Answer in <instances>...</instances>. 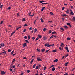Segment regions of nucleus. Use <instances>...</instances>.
Listing matches in <instances>:
<instances>
[{
  "label": "nucleus",
  "mask_w": 75,
  "mask_h": 75,
  "mask_svg": "<svg viewBox=\"0 0 75 75\" xmlns=\"http://www.w3.org/2000/svg\"><path fill=\"white\" fill-rule=\"evenodd\" d=\"M54 45V44H53V45H50L49 43H46L45 44V46L47 47H51V46H52L53 47Z\"/></svg>",
  "instance_id": "nucleus-1"
},
{
  "label": "nucleus",
  "mask_w": 75,
  "mask_h": 75,
  "mask_svg": "<svg viewBox=\"0 0 75 75\" xmlns=\"http://www.w3.org/2000/svg\"><path fill=\"white\" fill-rule=\"evenodd\" d=\"M44 0H42V1H40V3H42V5H47L48 2H44Z\"/></svg>",
  "instance_id": "nucleus-2"
},
{
  "label": "nucleus",
  "mask_w": 75,
  "mask_h": 75,
  "mask_svg": "<svg viewBox=\"0 0 75 75\" xmlns=\"http://www.w3.org/2000/svg\"><path fill=\"white\" fill-rule=\"evenodd\" d=\"M70 14H71V15H74V13H73V12H72V10H71V9H70Z\"/></svg>",
  "instance_id": "nucleus-3"
},
{
  "label": "nucleus",
  "mask_w": 75,
  "mask_h": 75,
  "mask_svg": "<svg viewBox=\"0 0 75 75\" xmlns=\"http://www.w3.org/2000/svg\"><path fill=\"white\" fill-rule=\"evenodd\" d=\"M66 47H65V49H66V50L67 51V52H69V50L68 49V47H67V45H66Z\"/></svg>",
  "instance_id": "nucleus-4"
},
{
  "label": "nucleus",
  "mask_w": 75,
  "mask_h": 75,
  "mask_svg": "<svg viewBox=\"0 0 75 75\" xmlns=\"http://www.w3.org/2000/svg\"><path fill=\"white\" fill-rule=\"evenodd\" d=\"M67 25H69V26L70 28L72 26L71 25L70 23H67Z\"/></svg>",
  "instance_id": "nucleus-5"
},
{
  "label": "nucleus",
  "mask_w": 75,
  "mask_h": 75,
  "mask_svg": "<svg viewBox=\"0 0 75 75\" xmlns=\"http://www.w3.org/2000/svg\"><path fill=\"white\" fill-rule=\"evenodd\" d=\"M37 59L38 61H41V62H42V59H41L39 58V57H37Z\"/></svg>",
  "instance_id": "nucleus-6"
},
{
  "label": "nucleus",
  "mask_w": 75,
  "mask_h": 75,
  "mask_svg": "<svg viewBox=\"0 0 75 75\" xmlns=\"http://www.w3.org/2000/svg\"><path fill=\"white\" fill-rule=\"evenodd\" d=\"M1 74L2 75H4V74H5V72H4V71H2Z\"/></svg>",
  "instance_id": "nucleus-7"
},
{
  "label": "nucleus",
  "mask_w": 75,
  "mask_h": 75,
  "mask_svg": "<svg viewBox=\"0 0 75 75\" xmlns=\"http://www.w3.org/2000/svg\"><path fill=\"white\" fill-rule=\"evenodd\" d=\"M55 69V67H52V70L53 71H54Z\"/></svg>",
  "instance_id": "nucleus-8"
},
{
  "label": "nucleus",
  "mask_w": 75,
  "mask_h": 75,
  "mask_svg": "<svg viewBox=\"0 0 75 75\" xmlns=\"http://www.w3.org/2000/svg\"><path fill=\"white\" fill-rule=\"evenodd\" d=\"M4 53V54H6V51L5 50H4V52H2V53Z\"/></svg>",
  "instance_id": "nucleus-9"
},
{
  "label": "nucleus",
  "mask_w": 75,
  "mask_h": 75,
  "mask_svg": "<svg viewBox=\"0 0 75 75\" xmlns=\"http://www.w3.org/2000/svg\"><path fill=\"white\" fill-rule=\"evenodd\" d=\"M0 45L1 46H2V47H4V43H1Z\"/></svg>",
  "instance_id": "nucleus-10"
},
{
  "label": "nucleus",
  "mask_w": 75,
  "mask_h": 75,
  "mask_svg": "<svg viewBox=\"0 0 75 75\" xmlns=\"http://www.w3.org/2000/svg\"><path fill=\"white\" fill-rule=\"evenodd\" d=\"M69 62H66V63H65V66H67L68 64H69Z\"/></svg>",
  "instance_id": "nucleus-11"
},
{
  "label": "nucleus",
  "mask_w": 75,
  "mask_h": 75,
  "mask_svg": "<svg viewBox=\"0 0 75 75\" xmlns=\"http://www.w3.org/2000/svg\"><path fill=\"white\" fill-rule=\"evenodd\" d=\"M27 43H24V44L23 45V47H25L26 46H27Z\"/></svg>",
  "instance_id": "nucleus-12"
},
{
  "label": "nucleus",
  "mask_w": 75,
  "mask_h": 75,
  "mask_svg": "<svg viewBox=\"0 0 75 75\" xmlns=\"http://www.w3.org/2000/svg\"><path fill=\"white\" fill-rule=\"evenodd\" d=\"M37 29L36 28H35L34 30V33H35V32L37 31Z\"/></svg>",
  "instance_id": "nucleus-13"
},
{
  "label": "nucleus",
  "mask_w": 75,
  "mask_h": 75,
  "mask_svg": "<svg viewBox=\"0 0 75 75\" xmlns=\"http://www.w3.org/2000/svg\"><path fill=\"white\" fill-rule=\"evenodd\" d=\"M15 32H16L15 31H13V32H12V33H11V36H12V35H13V34H14V33Z\"/></svg>",
  "instance_id": "nucleus-14"
},
{
  "label": "nucleus",
  "mask_w": 75,
  "mask_h": 75,
  "mask_svg": "<svg viewBox=\"0 0 75 75\" xmlns=\"http://www.w3.org/2000/svg\"><path fill=\"white\" fill-rule=\"evenodd\" d=\"M22 22L25 21V18H23L22 19Z\"/></svg>",
  "instance_id": "nucleus-15"
},
{
  "label": "nucleus",
  "mask_w": 75,
  "mask_h": 75,
  "mask_svg": "<svg viewBox=\"0 0 75 75\" xmlns=\"http://www.w3.org/2000/svg\"><path fill=\"white\" fill-rule=\"evenodd\" d=\"M45 50H46V49H42V50L41 51L42 52H44V51H45Z\"/></svg>",
  "instance_id": "nucleus-16"
},
{
  "label": "nucleus",
  "mask_w": 75,
  "mask_h": 75,
  "mask_svg": "<svg viewBox=\"0 0 75 75\" xmlns=\"http://www.w3.org/2000/svg\"><path fill=\"white\" fill-rule=\"evenodd\" d=\"M60 29L61 30H62V31H64V28H63L62 27L60 28Z\"/></svg>",
  "instance_id": "nucleus-17"
},
{
  "label": "nucleus",
  "mask_w": 75,
  "mask_h": 75,
  "mask_svg": "<svg viewBox=\"0 0 75 75\" xmlns=\"http://www.w3.org/2000/svg\"><path fill=\"white\" fill-rule=\"evenodd\" d=\"M64 27L66 29L68 28V26H67V25H64Z\"/></svg>",
  "instance_id": "nucleus-18"
},
{
  "label": "nucleus",
  "mask_w": 75,
  "mask_h": 75,
  "mask_svg": "<svg viewBox=\"0 0 75 75\" xmlns=\"http://www.w3.org/2000/svg\"><path fill=\"white\" fill-rule=\"evenodd\" d=\"M25 41L27 43H29V42L28 41V40H27V39H25Z\"/></svg>",
  "instance_id": "nucleus-19"
},
{
  "label": "nucleus",
  "mask_w": 75,
  "mask_h": 75,
  "mask_svg": "<svg viewBox=\"0 0 75 75\" xmlns=\"http://www.w3.org/2000/svg\"><path fill=\"white\" fill-rule=\"evenodd\" d=\"M69 11H69V10H67V11H66V13H69Z\"/></svg>",
  "instance_id": "nucleus-20"
},
{
  "label": "nucleus",
  "mask_w": 75,
  "mask_h": 75,
  "mask_svg": "<svg viewBox=\"0 0 75 75\" xmlns=\"http://www.w3.org/2000/svg\"><path fill=\"white\" fill-rule=\"evenodd\" d=\"M3 6V5H1H1H0V8H1V9H2Z\"/></svg>",
  "instance_id": "nucleus-21"
},
{
  "label": "nucleus",
  "mask_w": 75,
  "mask_h": 75,
  "mask_svg": "<svg viewBox=\"0 0 75 75\" xmlns=\"http://www.w3.org/2000/svg\"><path fill=\"white\" fill-rule=\"evenodd\" d=\"M54 33H57V32H55V31H53V32H52V34H54Z\"/></svg>",
  "instance_id": "nucleus-22"
},
{
  "label": "nucleus",
  "mask_w": 75,
  "mask_h": 75,
  "mask_svg": "<svg viewBox=\"0 0 75 75\" xmlns=\"http://www.w3.org/2000/svg\"><path fill=\"white\" fill-rule=\"evenodd\" d=\"M34 59H32L31 60V61L30 62L31 64H32L33 63V62Z\"/></svg>",
  "instance_id": "nucleus-23"
},
{
  "label": "nucleus",
  "mask_w": 75,
  "mask_h": 75,
  "mask_svg": "<svg viewBox=\"0 0 75 75\" xmlns=\"http://www.w3.org/2000/svg\"><path fill=\"white\" fill-rule=\"evenodd\" d=\"M21 28V26H20V27H18V28H16L17 30H18L19 28Z\"/></svg>",
  "instance_id": "nucleus-24"
},
{
  "label": "nucleus",
  "mask_w": 75,
  "mask_h": 75,
  "mask_svg": "<svg viewBox=\"0 0 75 75\" xmlns=\"http://www.w3.org/2000/svg\"><path fill=\"white\" fill-rule=\"evenodd\" d=\"M57 61H58V59H55V60H54V62H57Z\"/></svg>",
  "instance_id": "nucleus-25"
},
{
  "label": "nucleus",
  "mask_w": 75,
  "mask_h": 75,
  "mask_svg": "<svg viewBox=\"0 0 75 75\" xmlns=\"http://www.w3.org/2000/svg\"><path fill=\"white\" fill-rule=\"evenodd\" d=\"M40 20H41V22H44V21L42 18L40 19Z\"/></svg>",
  "instance_id": "nucleus-26"
},
{
  "label": "nucleus",
  "mask_w": 75,
  "mask_h": 75,
  "mask_svg": "<svg viewBox=\"0 0 75 75\" xmlns=\"http://www.w3.org/2000/svg\"><path fill=\"white\" fill-rule=\"evenodd\" d=\"M45 8V7H43L42 8L41 11H44V9Z\"/></svg>",
  "instance_id": "nucleus-27"
},
{
  "label": "nucleus",
  "mask_w": 75,
  "mask_h": 75,
  "mask_svg": "<svg viewBox=\"0 0 75 75\" xmlns=\"http://www.w3.org/2000/svg\"><path fill=\"white\" fill-rule=\"evenodd\" d=\"M64 45V43H63V42H62L61 43V45H60V46H61V47H62L63 45Z\"/></svg>",
  "instance_id": "nucleus-28"
},
{
  "label": "nucleus",
  "mask_w": 75,
  "mask_h": 75,
  "mask_svg": "<svg viewBox=\"0 0 75 75\" xmlns=\"http://www.w3.org/2000/svg\"><path fill=\"white\" fill-rule=\"evenodd\" d=\"M50 13L51 15H54V13H53V12H50Z\"/></svg>",
  "instance_id": "nucleus-29"
},
{
  "label": "nucleus",
  "mask_w": 75,
  "mask_h": 75,
  "mask_svg": "<svg viewBox=\"0 0 75 75\" xmlns=\"http://www.w3.org/2000/svg\"><path fill=\"white\" fill-rule=\"evenodd\" d=\"M38 36H39V38H40V39H41V37H42V36L41 35H38Z\"/></svg>",
  "instance_id": "nucleus-30"
},
{
  "label": "nucleus",
  "mask_w": 75,
  "mask_h": 75,
  "mask_svg": "<svg viewBox=\"0 0 75 75\" xmlns=\"http://www.w3.org/2000/svg\"><path fill=\"white\" fill-rule=\"evenodd\" d=\"M67 40H70L71 38L70 37H67Z\"/></svg>",
  "instance_id": "nucleus-31"
},
{
  "label": "nucleus",
  "mask_w": 75,
  "mask_h": 75,
  "mask_svg": "<svg viewBox=\"0 0 75 75\" xmlns=\"http://www.w3.org/2000/svg\"><path fill=\"white\" fill-rule=\"evenodd\" d=\"M56 51H57V49H55V50H52L53 52H56Z\"/></svg>",
  "instance_id": "nucleus-32"
},
{
  "label": "nucleus",
  "mask_w": 75,
  "mask_h": 75,
  "mask_svg": "<svg viewBox=\"0 0 75 75\" xmlns=\"http://www.w3.org/2000/svg\"><path fill=\"white\" fill-rule=\"evenodd\" d=\"M53 36H54V35H52V36H50V39H52V38L53 37Z\"/></svg>",
  "instance_id": "nucleus-33"
},
{
  "label": "nucleus",
  "mask_w": 75,
  "mask_h": 75,
  "mask_svg": "<svg viewBox=\"0 0 75 75\" xmlns=\"http://www.w3.org/2000/svg\"><path fill=\"white\" fill-rule=\"evenodd\" d=\"M10 9H11V7H8V10H10Z\"/></svg>",
  "instance_id": "nucleus-34"
},
{
  "label": "nucleus",
  "mask_w": 75,
  "mask_h": 75,
  "mask_svg": "<svg viewBox=\"0 0 75 75\" xmlns=\"http://www.w3.org/2000/svg\"><path fill=\"white\" fill-rule=\"evenodd\" d=\"M4 23V22L3 20H2V21H1V23H0V25H2V24H3Z\"/></svg>",
  "instance_id": "nucleus-35"
},
{
  "label": "nucleus",
  "mask_w": 75,
  "mask_h": 75,
  "mask_svg": "<svg viewBox=\"0 0 75 75\" xmlns=\"http://www.w3.org/2000/svg\"><path fill=\"white\" fill-rule=\"evenodd\" d=\"M50 49H49L48 50H46V51L45 52V53H47V52H48V51H49Z\"/></svg>",
  "instance_id": "nucleus-36"
},
{
  "label": "nucleus",
  "mask_w": 75,
  "mask_h": 75,
  "mask_svg": "<svg viewBox=\"0 0 75 75\" xmlns=\"http://www.w3.org/2000/svg\"><path fill=\"white\" fill-rule=\"evenodd\" d=\"M36 69H38L39 66L38 65H37V66H36Z\"/></svg>",
  "instance_id": "nucleus-37"
},
{
  "label": "nucleus",
  "mask_w": 75,
  "mask_h": 75,
  "mask_svg": "<svg viewBox=\"0 0 75 75\" xmlns=\"http://www.w3.org/2000/svg\"><path fill=\"white\" fill-rule=\"evenodd\" d=\"M36 66V64H34V65L33 67V68H35V67Z\"/></svg>",
  "instance_id": "nucleus-38"
},
{
  "label": "nucleus",
  "mask_w": 75,
  "mask_h": 75,
  "mask_svg": "<svg viewBox=\"0 0 75 75\" xmlns=\"http://www.w3.org/2000/svg\"><path fill=\"white\" fill-rule=\"evenodd\" d=\"M32 29H33V28H32V27L29 28V29L30 30H32Z\"/></svg>",
  "instance_id": "nucleus-39"
},
{
  "label": "nucleus",
  "mask_w": 75,
  "mask_h": 75,
  "mask_svg": "<svg viewBox=\"0 0 75 75\" xmlns=\"http://www.w3.org/2000/svg\"><path fill=\"white\" fill-rule=\"evenodd\" d=\"M17 16H20V14L19 13H18L17 14Z\"/></svg>",
  "instance_id": "nucleus-40"
},
{
  "label": "nucleus",
  "mask_w": 75,
  "mask_h": 75,
  "mask_svg": "<svg viewBox=\"0 0 75 75\" xmlns=\"http://www.w3.org/2000/svg\"><path fill=\"white\" fill-rule=\"evenodd\" d=\"M52 33V30H49V33Z\"/></svg>",
  "instance_id": "nucleus-41"
},
{
  "label": "nucleus",
  "mask_w": 75,
  "mask_h": 75,
  "mask_svg": "<svg viewBox=\"0 0 75 75\" xmlns=\"http://www.w3.org/2000/svg\"><path fill=\"white\" fill-rule=\"evenodd\" d=\"M8 52H11V49H8Z\"/></svg>",
  "instance_id": "nucleus-42"
},
{
  "label": "nucleus",
  "mask_w": 75,
  "mask_h": 75,
  "mask_svg": "<svg viewBox=\"0 0 75 75\" xmlns=\"http://www.w3.org/2000/svg\"><path fill=\"white\" fill-rule=\"evenodd\" d=\"M24 39H27V36H24Z\"/></svg>",
  "instance_id": "nucleus-43"
},
{
  "label": "nucleus",
  "mask_w": 75,
  "mask_h": 75,
  "mask_svg": "<svg viewBox=\"0 0 75 75\" xmlns=\"http://www.w3.org/2000/svg\"><path fill=\"white\" fill-rule=\"evenodd\" d=\"M47 38L46 37V36H44V39L45 40Z\"/></svg>",
  "instance_id": "nucleus-44"
},
{
  "label": "nucleus",
  "mask_w": 75,
  "mask_h": 75,
  "mask_svg": "<svg viewBox=\"0 0 75 75\" xmlns=\"http://www.w3.org/2000/svg\"><path fill=\"white\" fill-rule=\"evenodd\" d=\"M73 20L75 21V16H73Z\"/></svg>",
  "instance_id": "nucleus-45"
},
{
  "label": "nucleus",
  "mask_w": 75,
  "mask_h": 75,
  "mask_svg": "<svg viewBox=\"0 0 75 75\" xmlns=\"http://www.w3.org/2000/svg\"><path fill=\"white\" fill-rule=\"evenodd\" d=\"M11 71H12L13 70V69H12V68H10L9 69Z\"/></svg>",
  "instance_id": "nucleus-46"
},
{
  "label": "nucleus",
  "mask_w": 75,
  "mask_h": 75,
  "mask_svg": "<svg viewBox=\"0 0 75 75\" xmlns=\"http://www.w3.org/2000/svg\"><path fill=\"white\" fill-rule=\"evenodd\" d=\"M27 73H30V70H27Z\"/></svg>",
  "instance_id": "nucleus-47"
},
{
  "label": "nucleus",
  "mask_w": 75,
  "mask_h": 75,
  "mask_svg": "<svg viewBox=\"0 0 75 75\" xmlns=\"http://www.w3.org/2000/svg\"><path fill=\"white\" fill-rule=\"evenodd\" d=\"M37 50H38V51L40 52V50H39V49H37Z\"/></svg>",
  "instance_id": "nucleus-48"
},
{
  "label": "nucleus",
  "mask_w": 75,
  "mask_h": 75,
  "mask_svg": "<svg viewBox=\"0 0 75 75\" xmlns=\"http://www.w3.org/2000/svg\"><path fill=\"white\" fill-rule=\"evenodd\" d=\"M30 36H28V39L29 40L30 39Z\"/></svg>",
  "instance_id": "nucleus-49"
},
{
  "label": "nucleus",
  "mask_w": 75,
  "mask_h": 75,
  "mask_svg": "<svg viewBox=\"0 0 75 75\" xmlns=\"http://www.w3.org/2000/svg\"><path fill=\"white\" fill-rule=\"evenodd\" d=\"M31 12H30V13H29V16H31Z\"/></svg>",
  "instance_id": "nucleus-50"
},
{
  "label": "nucleus",
  "mask_w": 75,
  "mask_h": 75,
  "mask_svg": "<svg viewBox=\"0 0 75 75\" xmlns=\"http://www.w3.org/2000/svg\"><path fill=\"white\" fill-rule=\"evenodd\" d=\"M32 39H35V37H34V36H33V37H32Z\"/></svg>",
  "instance_id": "nucleus-51"
},
{
  "label": "nucleus",
  "mask_w": 75,
  "mask_h": 75,
  "mask_svg": "<svg viewBox=\"0 0 75 75\" xmlns=\"http://www.w3.org/2000/svg\"><path fill=\"white\" fill-rule=\"evenodd\" d=\"M38 39H39V37H37V38L36 39V40H38Z\"/></svg>",
  "instance_id": "nucleus-52"
},
{
  "label": "nucleus",
  "mask_w": 75,
  "mask_h": 75,
  "mask_svg": "<svg viewBox=\"0 0 75 75\" xmlns=\"http://www.w3.org/2000/svg\"><path fill=\"white\" fill-rule=\"evenodd\" d=\"M65 7H63L62 8V10H64V9H65Z\"/></svg>",
  "instance_id": "nucleus-53"
},
{
  "label": "nucleus",
  "mask_w": 75,
  "mask_h": 75,
  "mask_svg": "<svg viewBox=\"0 0 75 75\" xmlns=\"http://www.w3.org/2000/svg\"><path fill=\"white\" fill-rule=\"evenodd\" d=\"M15 59H14L12 61V62H15Z\"/></svg>",
  "instance_id": "nucleus-54"
},
{
  "label": "nucleus",
  "mask_w": 75,
  "mask_h": 75,
  "mask_svg": "<svg viewBox=\"0 0 75 75\" xmlns=\"http://www.w3.org/2000/svg\"><path fill=\"white\" fill-rule=\"evenodd\" d=\"M26 29H24V30H23V32H25L26 31Z\"/></svg>",
  "instance_id": "nucleus-55"
},
{
  "label": "nucleus",
  "mask_w": 75,
  "mask_h": 75,
  "mask_svg": "<svg viewBox=\"0 0 75 75\" xmlns=\"http://www.w3.org/2000/svg\"><path fill=\"white\" fill-rule=\"evenodd\" d=\"M62 16H66V14H63L62 15Z\"/></svg>",
  "instance_id": "nucleus-56"
},
{
  "label": "nucleus",
  "mask_w": 75,
  "mask_h": 75,
  "mask_svg": "<svg viewBox=\"0 0 75 75\" xmlns=\"http://www.w3.org/2000/svg\"><path fill=\"white\" fill-rule=\"evenodd\" d=\"M36 20L35 19V21H34V24H35Z\"/></svg>",
  "instance_id": "nucleus-57"
},
{
  "label": "nucleus",
  "mask_w": 75,
  "mask_h": 75,
  "mask_svg": "<svg viewBox=\"0 0 75 75\" xmlns=\"http://www.w3.org/2000/svg\"><path fill=\"white\" fill-rule=\"evenodd\" d=\"M46 69V67H44V70H45Z\"/></svg>",
  "instance_id": "nucleus-58"
},
{
  "label": "nucleus",
  "mask_w": 75,
  "mask_h": 75,
  "mask_svg": "<svg viewBox=\"0 0 75 75\" xmlns=\"http://www.w3.org/2000/svg\"><path fill=\"white\" fill-rule=\"evenodd\" d=\"M68 56V54H67V55L65 56V57H67V56Z\"/></svg>",
  "instance_id": "nucleus-59"
},
{
  "label": "nucleus",
  "mask_w": 75,
  "mask_h": 75,
  "mask_svg": "<svg viewBox=\"0 0 75 75\" xmlns=\"http://www.w3.org/2000/svg\"><path fill=\"white\" fill-rule=\"evenodd\" d=\"M68 74L67 73H66L65 74H64V75H68Z\"/></svg>",
  "instance_id": "nucleus-60"
},
{
  "label": "nucleus",
  "mask_w": 75,
  "mask_h": 75,
  "mask_svg": "<svg viewBox=\"0 0 75 75\" xmlns=\"http://www.w3.org/2000/svg\"><path fill=\"white\" fill-rule=\"evenodd\" d=\"M43 31H45V30H47V29L46 28H44Z\"/></svg>",
  "instance_id": "nucleus-61"
},
{
  "label": "nucleus",
  "mask_w": 75,
  "mask_h": 75,
  "mask_svg": "<svg viewBox=\"0 0 75 75\" xmlns=\"http://www.w3.org/2000/svg\"><path fill=\"white\" fill-rule=\"evenodd\" d=\"M64 5H67L68 4L67 3H64Z\"/></svg>",
  "instance_id": "nucleus-62"
},
{
  "label": "nucleus",
  "mask_w": 75,
  "mask_h": 75,
  "mask_svg": "<svg viewBox=\"0 0 75 75\" xmlns=\"http://www.w3.org/2000/svg\"><path fill=\"white\" fill-rule=\"evenodd\" d=\"M35 75H39V74L38 73V71L37 73V74H35Z\"/></svg>",
  "instance_id": "nucleus-63"
},
{
  "label": "nucleus",
  "mask_w": 75,
  "mask_h": 75,
  "mask_svg": "<svg viewBox=\"0 0 75 75\" xmlns=\"http://www.w3.org/2000/svg\"><path fill=\"white\" fill-rule=\"evenodd\" d=\"M14 50H13V51L11 52V53L13 54L14 53Z\"/></svg>",
  "instance_id": "nucleus-64"
}]
</instances>
